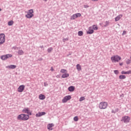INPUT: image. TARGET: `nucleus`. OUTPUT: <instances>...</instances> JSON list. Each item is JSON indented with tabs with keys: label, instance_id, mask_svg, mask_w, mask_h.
I'll return each mask as SVG.
<instances>
[{
	"label": "nucleus",
	"instance_id": "obj_1",
	"mask_svg": "<svg viewBox=\"0 0 131 131\" xmlns=\"http://www.w3.org/2000/svg\"><path fill=\"white\" fill-rule=\"evenodd\" d=\"M17 120H23V121H26L29 119V115H26L25 114H21L17 117Z\"/></svg>",
	"mask_w": 131,
	"mask_h": 131
},
{
	"label": "nucleus",
	"instance_id": "obj_2",
	"mask_svg": "<svg viewBox=\"0 0 131 131\" xmlns=\"http://www.w3.org/2000/svg\"><path fill=\"white\" fill-rule=\"evenodd\" d=\"M120 60H121V57L118 55H114L111 57V60L113 63L118 62Z\"/></svg>",
	"mask_w": 131,
	"mask_h": 131
},
{
	"label": "nucleus",
	"instance_id": "obj_3",
	"mask_svg": "<svg viewBox=\"0 0 131 131\" xmlns=\"http://www.w3.org/2000/svg\"><path fill=\"white\" fill-rule=\"evenodd\" d=\"M67 72L66 70L64 69H61L60 73L63 74L61 76L62 78H67V77H69V74Z\"/></svg>",
	"mask_w": 131,
	"mask_h": 131
},
{
	"label": "nucleus",
	"instance_id": "obj_4",
	"mask_svg": "<svg viewBox=\"0 0 131 131\" xmlns=\"http://www.w3.org/2000/svg\"><path fill=\"white\" fill-rule=\"evenodd\" d=\"M5 41L6 35H5V34L4 33L0 34V46H1V45H4Z\"/></svg>",
	"mask_w": 131,
	"mask_h": 131
},
{
	"label": "nucleus",
	"instance_id": "obj_5",
	"mask_svg": "<svg viewBox=\"0 0 131 131\" xmlns=\"http://www.w3.org/2000/svg\"><path fill=\"white\" fill-rule=\"evenodd\" d=\"M108 106V104L106 102H101L99 103V108L100 109H106L107 106Z\"/></svg>",
	"mask_w": 131,
	"mask_h": 131
},
{
	"label": "nucleus",
	"instance_id": "obj_6",
	"mask_svg": "<svg viewBox=\"0 0 131 131\" xmlns=\"http://www.w3.org/2000/svg\"><path fill=\"white\" fill-rule=\"evenodd\" d=\"M130 120V117L128 116H124L122 118L121 121H123L124 123H128Z\"/></svg>",
	"mask_w": 131,
	"mask_h": 131
},
{
	"label": "nucleus",
	"instance_id": "obj_7",
	"mask_svg": "<svg viewBox=\"0 0 131 131\" xmlns=\"http://www.w3.org/2000/svg\"><path fill=\"white\" fill-rule=\"evenodd\" d=\"M33 16V10L31 9L28 12V14L26 15V17H27L28 18H32Z\"/></svg>",
	"mask_w": 131,
	"mask_h": 131
},
{
	"label": "nucleus",
	"instance_id": "obj_8",
	"mask_svg": "<svg viewBox=\"0 0 131 131\" xmlns=\"http://www.w3.org/2000/svg\"><path fill=\"white\" fill-rule=\"evenodd\" d=\"M71 99V96L68 95L65 96L62 100V103H66L68 101H69Z\"/></svg>",
	"mask_w": 131,
	"mask_h": 131
},
{
	"label": "nucleus",
	"instance_id": "obj_9",
	"mask_svg": "<svg viewBox=\"0 0 131 131\" xmlns=\"http://www.w3.org/2000/svg\"><path fill=\"white\" fill-rule=\"evenodd\" d=\"M23 113H27V114H28V115H31V112H30V110H29V108L28 107H26L24 109H23Z\"/></svg>",
	"mask_w": 131,
	"mask_h": 131
},
{
	"label": "nucleus",
	"instance_id": "obj_10",
	"mask_svg": "<svg viewBox=\"0 0 131 131\" xmlns=\"http://www.w3.org/2000/svg\"><path fill=\"white\" fill-rule=\"evenodd\" d=\"M24 90H25V85H21L18 88L17 92H18V93H22Z\"/></svg>",
	"mask_w": 131,
	"mask_h": 131
},
{
	"label": "nucleus",
	"instance_id": "obj_11",
	"mask_svg": "<svg viewBox=\"0 0 131 131\" xmlns=\"http://www.w3.org/2000/svg\"><path fill=\"white\" fill-rule=\"evenodd\" d=\"M12 57V55L11 54H7L5 55H3L1 56L2 60H7L8 58H11Z\"/></svg>",
	"mask_w": 131,
	"mask_h": 131
},
{
	"label": "nucleus",
	"instance_id": "obj_12",
	"mask_svg": "<svg viewBox=\"0 0 131 131\" xmlns=\"http://www.w3.org/2000/svg\"><path fill=\"white\" fill-rule=\"evenodd\" d=\"M87 34H93L94 33V30L93 27H90L88 29V31L86 32Z\"/></svg>",
	"mask_w": 131,
	"mask_h": 131
},
{
	"label": "nucleus",
	"instance_id": "obj_13",
	"mask_svg": "<svg viewBox=\"0 0 131 131\" xmlns=\"http://www.w3.org/2000/svg\"><path fill=\"white\" fill-rule=\"evenodd\" d=\"M43 115H46V112H39L36 114V117H40L41 116H43Z\"/></svg>",
	"mask_w": 131,
	"mask_h": 131
},
{
	"label": "nucleus",
	"instance_id": "obj_14",
	"mask_svg": "<svg viewBox=\"0 0 131 131\" xmlns=\"http://www.w3.org/2000/svg\"><path fill=\"white\" fill-rule=\"evenodd\" d=\"M54 125L53 123L49 124L47 125V128L49 130H53V127H54Z\"/></svg>",
	"mask_w": 131,
	"mask_h": 131
},
{
	"label": "nucleus",
	"instance_id": "obj_15",
	"mask_svg": "<svg viewBox=\"0 0 131 131\" xmlns=\"http://www.w3.org/2000/svg\"><path fill=\"white\" fill-rule=\"evenodd\" d=\"M121 18H122V15L120 14L115 17V20L116 22H117V21H119V20H120V19H121Z\"/></svg>",
	"mask_w": 131,
	"mask_h": 131
},
{
	"label": "nucleus",
	"instance_id": "obj_16",
	"mask_svg": "<svg viewBox=\"0 0 131 131\" xmlns=\"http://www.w3.org/2000/svg\"><path fill=\"white\" fill-rule=\"evenodd\" d=\"M16 67H17V66H16L15 65L12 64V65L7 66L6 68H8V69H15Z\"/></svg>",
	"mask_w": 131,
	"mask_h": 131
},
{
	"label": "nucleus",
	"instance_id": "obj_17",
	"mask_svg": "<svg viewBox=\"0 0 131 131\" xmlns=\"http://www.w3.org/2000/svg\"><path fill=\"white\" fill-rule=\"evenodd\" d=\"M39 100H45L46 99V96L43 94H40L39 95Z\"/></svg>",
	"mask_w": 131,
	"mask_h": 131
},
{
	"label": "nucleus",
	"instance_id": "obj_18",
	"mask_svg": "<svg viewBox=\"0 0 131 131\" xmlns=\"http://www.w3.org/2000/svg\"><path fill=\"white\" fill-rule=\"evenodd\" d=\"M131 74V71H128L127 72H125L124 71H122L121 72V74Z\"/></svg>",
	"mask_w": 131,
	"mask_h": 131
},
{
	"label": "nucleus",
	"instance_id": "obj_19",
	"mask_svg": "<svg viewBox=\"0 0 131 131\" xmlns=\"http://www.w3.org/2000/svg\"><path fill=\"white\" fill-rule=\"evenodd\" d=\"M68 90L69 92H74V90H75V88L73 86H71L69 87Z\"/></svg>",
	"mask_w": 131,
	"mask_h": 131
},
{
	"label": "nucleus",
	"instance_id": "obj_20",
	"mask_svg": "<svg viewBox=\"0 0 131 131\" xmlns=\"http://www.w3.org/2000/svg\"><path fill=\"white\" fill-rule=\"evenodd\" d=\"M76 68H77V70H78V71H81V66H80V64H77L76 65Z\"/></svg>",
	"mask_w": 131,
	"mask_h": 131
},
{
	"label": "nucleus",
	"instance_id": "obj_21",
	"mask_svg": "<svg viewBox=\"0 0 131 131\" xmlns=\"http://www.w3.org/2000/svg\"><path fill=\"white\" fill-rule=\"evenodd\" d=\"M92 27V29L93 30H98V26H97L96 25H93L92 27Z\"/></svg>",
	"mask_w": 131,
	"mask_h": 131
},
{
	"label": "nucleus",
	"instance_id": "obj_22",
	"mask_svg": "<svg viewBox=\"0 0 131 131\" xmlns=\"http://www.w3.org/2000/svg\"><path fill=\"white\" fill-rule=\"evenodd\" d=\"M119 79H125L126 78V76L125 75H121L119 76Z\"/></svg>",
	"mask_w": 131,
	"mask_h": 131
},
{
	"label": "nucleus",
	"instance_id": "obj_23",
	"mask_svg": "<svg viewBox=\"0 0 131 131\" xmlns=\"http://www.w3.org/2000/svg\"><path fill=\"white\" fill-rule=\"evenodd\" d=\"M18 55H24V51L22 50H20L18 51Z\"/></svg>",
	"mask_w": 131,
	"mask_h": 131
},
{
	"label": "nucleus",
	"instance_id": "obj_24",
	"mask_svg": "<svg viewBox=\"0 0 131 131\" xmlns=\"http://www.w3.org/2000/svg\"><path fill=\"white\" fill-rule=\"evenodd\" d=\"M14 24V21L13 20H10L8 22V25L9 26H12Z\"/></svg>",
	"mask_w": 131,
	"mask_h": 131
},
{
	"label": "nucleus",
	"instance_id": "obj_25",
	"mask_svg": "<svg viewBox=\"0 0 131 131\" xmlns=\"http://www.w3.org/2000/svg\"><path fill=\"white\" fill-rule=\"evenodd\" d=\"M79 36H82L83 35V32L80 31L78 32Z\"/></svg>",
	"mask_w": 131,
	"mask_h": 131
},
{
	"label": "nucleus",
	"instance_id": "obj_26",
	"mask_svg": "<svg viewBox=\"0 0 131 131\" xmlns=\"http://www.w3.org/2000/svg\"><path fill=\"white\" fill-rule=\"evenodd\" d=\"M76 18H77V17H76V14H74V15H73V16H72L71 20H74V19H76Z\"/></svg>",
	"mask_w": 131,
	"mask_h": 131
},
{
	"label": "nucleus",
	"instance_id": "obj_27",
	"mask_svg": "<svg viewBox=\"0 0 131 131\" xmlns=\"http://www.w3.org/2000/svg\"><path fill=\"white\" fill-rule=\"evenodd\" d=\"M85 100V98L84 97H80V98L79 99V101L80 102H81L83 100Z\"/></svg>",
	"mask_w": 131,
	"mask_h": 131
},
{
	"label": "nucleus",
	"instance_id": "obj_28",
	"mask_svg": "<svg viewBox=\"0 0 131 131\" xmlns=\"http://www.w3.org/2000/svg\"><path fill=\"white\" fill-rule=\"evenodd\" d=\"M126 63L127 65L130 64L131 63V60L130 59H127L126 61Z\"/></svg>",
	"mask_w": 131,
	"mask_h": 131
},
{
	"label": "nucleus",
	"instance_id": "obj_29",
	"mask_svg": "<svg viewBox=\"0 0 131 131\" xmlns=\"http://www.w3.org/2000/svg\"><path fill=\"white\" fill-rule=\"evenodd\" d=\"M76 15V17L77 18H78V17H80L81 16V14L80 13H76L75 14Z\"/></svg>",
	"mask_w": 131,
	"mask_h": 131
},
{
	"label": "nucleus",
	"instance_id": "obj_30",
	"mask_svg": "<svg viewBox=\"0 0 131 131\" xmlns=\"http://www.w3.org/2000/svg\"><path fill=\"white\" fill-rule=\"evenodd\" d=\"M74 121H78V117L76 116L74 118Z\"/></svg>",
	"mask_w": 131,
	"mask_h": 131
},
{
	"label": "nucleus",
	"instance_id": "obj_31",
	"mask_svg": "<svg viewBox=\"0 0 131 131\" xmlns=\"http://www.w3.org/2000/svg\"><path fill=\"white\" fill-rule=\"evenodd\" d=\"M53 51V48H50L48 49V53H51Z\"/></svg>",
	"mask_w": 131,
	"mask_h": 131
},
{
	"label": "nucleus",
	"instance_id": "obj_32",
	"mask_svg": "<svg viewBox=\"0 0 131 131\" xmlns=\"http://www.w3.org/2000/svg\"><path fill=\"white\" fill-rule=\"evenodd\" d=\"M114 72L115 74H116V75L119 74V71L118 70H115V71H114Z\"/></svg>",
	"mask_w": 131,
	"mask_h": 131
},
{
	"label": "nucleus",
	"instance_id": "obj_33",
	"mask_svg": "<svg viewBox=\"0 0 131 131\" xmlns=\"http://www.w3.org/2000/svg\"><path fill=\"white\" fill-rule=\"evenodd\" d=\"M109 25V21H106L105 22V25H104L105 27L108 26Z\"/></svg>",
	"mask_w": 131,
	"mask_h": 131
},
{
	"label": "nucleus",
	"instance_id": "obj_34",
	"mask_svg": "<svg viewBox=\"0 0 131 131\" xmlns=\"http://www.w3.org/2000/svg\"><path fill=\"white\" fill-rule=\"evenodd\" d=\"M125 34H126V31H123L122 35H125Z\"/></svg>",
	"mask_w": 131,
	"mask_h": 131
},
{
	"label": "nucleus",
	"instance_id": "obj_35",
	"mask_svg": "<svg viewBox=\"0 0 131 131\" xmlns=\"http://www.w3.org/2000/svg\"><path fill=\"white\" fill-rule=\"evenodd\" d=\"M119 65L120 66H122V65H123V63H119Z\"/></svg>",
	"mask_w": 131,
	"mask_h": 131
},
{
	"label": "nucleus",
	"instance_id": "obj_36",
	"mask_svg": "<svg viewBox=\"0 0 131 131\" xmlns=\"http://www.w3.org/2000/svg\"><path fill=\"white\" fill-rule=\"evenodd\" d=\"M51 71H54V69L52 67H51Z\"/></svg>",
	"mask_w": 131,
	"mask_h": 131
},
{
	"label": "nucleus",
	"instance_id": "obj_37",
	"mask_svg": "<svg viewBox=\"0 0 131 131\" xmlns=\"http://www.w3.org/2000/svg\"><path fill=\"white\" fill-rule=\"evenodd\" d=\"M94 2H97L98 0H93Z\"/></svg>",
	"mask_w": 131,
	"mask_h": 131
},
{
	"label": "nucleus",
	"instance_id": "obj_38",
	"mask_svg": "<svg viewBox=\"0 0 131 131\" xmlns=\"http://www.w3.org/2000/svg\"><path fill=\"white\" fill-rule=\"evenodd\" d=\"M44 84H45V86H46V83H44Z\"/></svg>",
	"mask_w": 131,
	"mask_h": 131
},
{
	"label": "nucleus",
	"instance_id": "obj_39",
	"mask_svg": "<svg viewBox=\"0 0 131 131\" xmlns=\"http://www.w3.org/2000/svg\"><path fill=\"white\" fill-rule=\"evenodd\" d=\"M44 84H45V86H46V83H44Z\"/></svg>",
	"mask_w": 131,
	"mask_h": 131
},
{
	"label": "nucleus",
	"instance_id": "obj_40",
	"mask_svg": "<svg viewBox=\"0 0 131 131\" xmlns=\"http://www.w3.org/2000/svg\"><path fill=\"white\" fill-rule=\"evenodd\" d=\"M45 2H47V1H48V0H44Z\"/></svg>",
	"mask_w": 131,
	"mask_h": 131
},
{
	"label": "nucleus",
	"instance_id": "obj_41",
	"mask_svg": "<svg viewBox=\"0 0 131 131\" xmlns=\"http://www.w3.org/2000/svg\"><path fill=\"white\" fill-rule=\"evenodd\" d=\"M1 11H2V9L0 8V12H1Z\"/></svg>",
	"mask_w": 131,
	"mask_h": 131
},
{
	"label": "nucleus",
	"instance_id": "obj_42",
	"mask_svg": "<svg viewBox=\"0 0 131 131\" xmlns=\"http://www.w3.org/2000/svg\"><path fill=\"white\" fill-rule=\"evenodd\" d=\"M63 41H64L65 40V39H63Z\"/></svg>",
	"mask_w": 131,
	"mask_h": 131
},
{
	"label": "nucleus",
	"instance_id": "obj_43",
	"mask_svg": "<svg viewBox=\"0 0 131 131\" xmlns=\"http://www.w3.org/2000/svg\"><path fill=\"white\" fill-rule=\"evenodd\" d=\"M130 59H131V56H130Z\"/></svg>",
	"mask_w": 131,
	"mask_h": 131
}]
</instances>
